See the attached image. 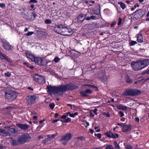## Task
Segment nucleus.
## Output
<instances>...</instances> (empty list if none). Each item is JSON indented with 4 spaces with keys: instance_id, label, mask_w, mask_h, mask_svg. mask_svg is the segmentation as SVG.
Listing matches in <instances>:
<instances>
[{
    "instance_id": "f257e3e1",
    "label": "nucleus",
    "mask_w": 149,
    "mask_h": 149,
    "mask_svg": "<svg viewBox=\"0 0 149 149\" xmlns=\"http://www.w3.org/2000/svg\"><path fill=\"white\" fill-rule=\"evenodd\" d=\"M47 88L49 93H56L59 95H61L66 91L72 89L71 85L70 84L62 85L57 87L50 86H47Z\"/></svg>"
},
{
    "instance_id": "f03ea898",
    "label": "nucleus",
    "mask_w": 149,
    "mask_h": 149,
    "mask_svg": "<svg viewBox=\"0 0 149 149\" xmlns=\"http://www.w3.org/2000/svg\"><path fill=\"white\" fill-rule=\"evenodd\" d=\"M38 96L34 95H29L26 97V101L28 105H31L36 102L38 100Z\"/></svg>"
},
{
    "instance_id": "7ed1b4c3",
    "label": "nucleus",
    "mask_w": 149,
    "mask_h": 149,
    "mask_svg": "<svg viewBox=\"0 0 149 149\" xmlns=\"http://www.w3.org/2000/svg\"><path fill=\"white\" fill-rule=\"evenodd\" d=\"M31 137L27 134H22L19 137V141L20 144H23L29 141Z\"/></svg>"
},
{
    "instance_id": "20e7f679",
    "label": "nucleus",
    "mask_w": 149,
    "mask_h": 149,
    "mask_svg": "<svg viewBox=\"0 0 149 149\" xmlns=\"http://www.w3.org/2000/svg\"><path fill=\"white\" fill-rule=\"evenodd\" d=\"M141 93V92L139 90L130 89L125 91L123 93V94L124 95L127 96H134L140 94Z\"/></svg>"
},
{
    "instance_id": "39448f33",
    "label": "nucleus",
    "mask_w": 149,
    "mask_h": 149,
    "mask_svg": "<svg viewBox=\"0 0 149 149\" xmlns=\"http://www.w3.org/2000/svg\"><path fill=\"white\" fill-rule=\"evenodd\" d=\"M146 11L144 10L139 9L136 10L133 13V14L135 16V18L136 20L142 18L145 14Z\"/></svg>"
},
{
    "instance_id": "423d86ee",
    "label": "nucleus",
    "mask_w": 149,
    "mask_h": 149,
    "mask_svg": "<svg viewBox=\"0 0 149 149\" xmlns=\"http://www.w3.org/2000/svg\"><path fill=\"white\" fill-rule=\"evenodd\" d=\"M131 66L133 69L135 71L139 70L143 68V67H142L141 65L140 61L132 63Z\"/></svg>"
},
{
    "instance_id": "0eeeda50",
    "label": "nucleus",
    "mask_w": 149,
    "mask_h": 149,
    "mask_svg": "<svg viewBox=\"0 0 149 149\" xmlns=\"http://www.w3.org/2000/svg\"><path fill=\"white\" fill-rule=\"evenodd\" d=\"M35 80L38 83L43 84L45 82V79L43 76L39 75L36 74L33 76Z\"/></svg>"
},
{
    "instance_id": "6e6552de",
    "label": "nucleus",
    "mask_w": 149,
    "mask_h": 149,
    "mask_svg": "<svg viewBox=\"0 0 149 149\" xmlns=\"http://www.w3.org/2000/svg\"><path fill=\"white\" fill-rule=\"evenodd\" d=\"M71 137L72 135L71 134H67L61 137V142L63 144L65 145Z\"/></svg>"
},
{
    "instance_id": "1a4fd4ad",
    "label": "nucleus",
    "mask_w": 149,
    "mask_h": 149,
    "mask_svg": "<svg viewBox=\"0 0 149 149\" xmlns=\"http://www.w3.org/2000/svg\"><path fill=\"white\" fill-rule=\"evenodd\" d=\"M34 62L40 66H44L46 64V60L41 57H36Z\"/></svg>"
},
{
    "instance_id": "9d476101",
    "label": "nucleus",
    "mask_w": 149,
    "mask_h": 149,
    "mask_svg": "<svg viewBox=\"0 0 149 149\" xmlns=\"http://www.w3.org/2000/svg\"><path fill=\"white\" fill-rule=\"evenodd\" d=\"M93 92V91L91 89H86L84 91L81 92L80 95L82 97H88L89 94H92Z\"/></svg>"
},
{
    "instance_id": "9b49d317",
    "label": "nucleus",
    "mask_w": 149,
    "mask_h": 149,
    "mask_svg": "<svg viewBox=\"0 0 149 149\" xmlns=\"http://www.w3.org/2000/svg\"><path fill=\"white\" fill-rule=\"evenodd\" d=\"M65 31L62 32L61 34L63 36H69L71 35L72 33V32L71 29H68L67 27H65Z\"/></svg>"
},
{
    "instance_id": "f8f14e48",
    "label": "nucleus",
    "mask_w": 149,
    "mask_h": 149,
    "mask_svg": "<svg viewBox=\"0 0 149 149\" xmlns=\"http://www.w3.org/2000/svg\"><path fill=\"white\" fill-rule=\"evenodd\" d=\"M18 95L17 93L14 91H10V100L13 101L15 100L17 97Z\"/></svg>"
},
{
    "instance_id": "ddd939ff",
    "label": "nucleus",
    "mask_w": 149,
    "mask_h": 149,
    "mask_svg": "<svg viewBox=\"0 0 149 149\" xmlns=\"http://www.w3.org/2000/svg\"><path fill=\"white\" fill-rule=\"evenodd\" d=\"M25 54L27 58L30 59L32 61H34L36 57L32 53L29 52H27L25 53Z\"/></svg>"
},
{
    "instance_id": "4468645a",
    "label": "nucleus",
    "mask_w": 149,
    "mask_h": 149,
    "mask_svg": "<svg viewBox=\"0 0 149 149\" xmlns=\"http://www.w3.org/2000/svg\"><path fill=\"white\" fill-rule=\"evenodd\" d=\"M63 28V25H59L56 26L54 29V31L58 33L61 34V29Z\"/></svg>"
},
{
    "instance_id": "2eb2a0df",
    "label": "nucleus",
    "mask_w": 149,
    "mask_h": 149,
    "mask_svg": "<svg viewBox=\"0 0 149 149\" xmlns=\"http://www.w3.org/2000/svg\"><path fill=\"white\" fill-rule=\"evenodd\" d=\"M141 65L143 68L147 66L149 64V59H147L143 61H140Z\"/></svg>"
},
{
    "instance_id": "dca6fc26",
    "label": "nucleus",
    "mask_w": 149,
    "mask_h": 149,
    "mask_svg": "<svg viewBox=\"0 0 149 149\" xmlns=\"http://www.w3.org/2000/svg\"><path fill=\"white\" fill-rule=\"evenodd\" d=\"M86 16V14H81L77 17V22L79 23L81 22L85 19Z\"/></svg>"
},
{
    "instance_id": "f3484780",
    "label": "nucleus",
    "mask_w": 149,
    "mask_h": 149,
    "mask_svg": "<svg viewBox=\"0 0 149 149\" xmlns=\"http://www.w3.org/2000/svg\"><path fill=\"white\" fill-rule=\"evenodd\" d=\"M17 126L20 128L22 130H26L29 128V125L26 124H18Z\"/></svg>"
},
{
    "instance_id": "a211bd4d",
    "label": "nucleus",
    "mask_w": 149,
    "mask_h": 149,
    "mask_svg": "<svg viewBox=\"0 0 149 149\" xmlns=\"http://www.w3.org/2000/svg\"><path fill=\"white\" fill-rule=\"evenodd\" d=\"M10 139L12 140L11 143L13 146H16L19 144H21L19 142V138L17 141L15 140L14 139H13V138H11Z\"/></svg>"
},
{
    "instance_id": "6ab92c4d",
    "label": "nucleus",
    "mask_w": 149,
    "mask_h": 149,
    "mask_svg": "<svg viewBox=\"0 0 149 149\" xmlns=\"http://www.w3.org/2000/svg\"><path fill=\"white\" fill-rule=\"evenodd\" d=\"M3 46L4 48L7 50L9 49V46L8 42H7L6 40H4L3 42Z\"/></svg>"
},
{
    "instance_id": "aec40b11",
    "label": "nucleus",
    "mask_w": 149,
    "mask_h": 149,
    "mask_svg": "<svg viewBox=\"0 0 149 149\" xmlns=\"http://www.w3.org/2000/svg\"><path fill=\"white\" fill-rule=\"evenodd\" d=\"M143 38L141 34L139 33L137 35V40L138 42H143Z\"/></svg>"
},
{
    "instance_id": "412c9836",
    "label": "nucleus",
    "mask_w": 149,
    "mask_h": 149,
    "mask_svg": "<svg viewBox=\"0 0 149 149\" xmlns=\"http://www.w3.org/2000/svg\"><path fill=\"white\" fill-rule=\"evenodd\" d=\"M25 16H24V17L25 19L30 21L32 20V15L29 14H25Z\"/></svg>"
},
{
    "instance_id": "4be33fe9",
    "label": "nucleus",
    "mask_w": 149,
    "mask_h": 149,
    "mask_svg": "<svg viewBox=\"0 0 149 149\" xmlns=\"http://www.w3.org/2000/svg\"><path fill=\"white\" fill-rule=\"evenodd\" d=\"M117 108L120 110H126L127 109V107L123 105H118L117 107Z\"/></svg>"
},
{
    "instance_id": "5701e85b",
    "label": "nucleus",
    "mask_w": 149,
    "mask_h": 149,
    "mask_svg": "<svg viewBox=\"0 0 149 149\" xmlns=\"http://www.w3.org/2000/svg\"><path fill=\"white\" fill-rule=\"evenodd\" d=\"M118 4L120 5L123 10H124L126 7L125 4L121 1L118 2Z\"/></svg>"
},
{
    "instance_id": "b1692460",
    "label": "nucleus",
    "mask_w": 149,
    "mask_h": 149,
    "mask_svg": "<svg viewBox=\"0 0 149 149\" xmlns=\"http://www.w3.org/2000/svg\"><path fill=\"white\" fill-rule=\"evenodd\" d=\"M126 82L127 83H131L132 82V80L131 78L128 76H126L125 78Z\"/></svg>"
},
{
    "instance_id": "393cba45",
    "label": "nucleus",
    "mask_w": 149,
    "mask_h": 149,
    "mask_svg": "<svg viewBox=\"0 0 149 149\" xmlns=\"http://www.w3.org/2000/svg\"><path fill=\"white\" fill-rule=\"evenodd\" d=\"M105 74L104 71H102V73L98 74L99 77L101 78H104L105 77Z\"/></svg>"
},
{
    "instance_id": "a878e982",
    "label": "nucleus",
    "mask_w": 149,
    "mask_h": 149,
    "mask_svg": "<svg viewBox=\"0 0 149 149\" xmlns=\"http://www.w3.org/2000/svg\"><path fill=\"white\" fill-rule=\"evenodd\" d=\"M96 19V17L92 15L90 17H88L85 18V19L86 20H89L91 19Z\"/></svg>"
},
{
    "instance_id": "bb28decb",
    "label": "nucleus",
    "mask_w": 149,
    "mask_h": 149,
    "mask_svg": "<svg viewBox=\"0 0 149 149\" xmlns=\"http://www.w3.org/2000/svg\"><path fill=\"white\" fill-rule=\"evenodd\" d=\"M113 144L115 148L116 149H120V147L119 145L118 144L116 141H114L113 143Z\"/></svg>"
},
{
    "instance_id": "cd10ccee",
    "label": "nucleus",
    "mask_w": 149,
    "mask_h": 149,
    "mask_svg": "<svg viewBox=\"0 0 149 149\" xmlns=\"http://www.w3.org/2000/svg\"><path fill=\"white\" fill-rule=\"evenodd\" d=\"M57 133H56L55 134L49 135L48 136V137L46 139L54 138L57 135Z\"/></svg>"
},
{
    "instance_id": "c85d7f7f",
    "label": "nucleus",
    "mask_w": 149,
    "mask_h": 149,
    "mask_svg": "<svg viewBox=\"0 0 149 149\" xmlns=\"http://www.w3.org/2000/svg\"><path fill=\"white\" fill-rule=\"evenodd\" d=\"M0 133L2 134L3 135H7V134L8 133L5 130L2 129L1 130V132H0Z\"/></svg>"
},
{
    "instance_id": "c756f323",
    "label": "nucleus",
    "mask_w": 149,
    "mask_h": 149,
    "mask_svg": "<svg viewBox=\"0 0 149 149\" xmlns=\"http://www.w3.org/2000/svg\"><path fill=\"white\" fill-rule=\"evenodd\" d=\"M124 132H127L130 130L131 129V128L129 126H125L124 127Z\"/></svg>"
},
{
    "instance_id": "7c9ffc66",
    "label": "nucleus",
    "mask_w": 149,
    "mask_h": 149,
    "mask_svg": "<svg viewBox=\"0 0 149 149\" xmlns=\"http://www.w3.org/2000/svg\"><path fill=\"white\" fill-rule=\"evenodd\" d=\"M118 137V135L116 133H113L112 132L111 138H117Z\"/></svg>"
},
{
    "instance_id": "2f4dec72",
    "label": "nucleus",
    "mask_w": 149,
    "mask_h": 149,
    "mask_svg": "<svg viewBox=\"0 0 149 149\" xmlns=\"http://www.w3.org/2000/svg\"><path fill=\"white\" fill-rule=\"evenodd\" d=\"M5 97L6 99L8 100L9 99V92H5Z\"/></svg>"
},
{
    "instance_id": "473e14b6",
    "label": "nucleus",
    "mask_w": 149,
    "mask_h": 149,
    "mask_svg": "<svg viewBox=\"0 0 149 149\" xmlns=\"http://www.w3.org/2000/svg\"><path fill=\"white\" fill-rule=\"evenodd\" d=\"M78 115V113L75 112L74 113H70L69 114V116L70 117L74 118L76 116Z\"/></svg>"
},
{
    "instance_id": "72a5a7b5",
    "label": "nucleus",
    "mask_w": 149,
    "mask_h": 149,
    "mask_svg": "<svg viewBox=\"0 0 149 149\" xmlns=\"http://www.w3.org/2000/svg\"><path fill=\"white\" fill-rule=\"evenodd\" d=\"M60 60L59 58L58 57L56 56L54 59V61L56 63H57Z\"/></svg>"
},
{
    "instance_id": "f704fd0d",
    "label": "nucleus",
    "mask_w": 149,
    "mask_h": 149,
    "mask_svg": "<svg viewBox=\"0 0 149 149\" xmlns=\"http://www.w3.org/2000/svg\"><path fill=\"white\" fill-rule=\"evenodd\" d=\"M112 132L110 131L106 132L105 134L108 137H111Z\"/></svg>"
},
{
    "instance_id": "c9c22d12",
    "label": "nucleus",
    "mask_w": 149,
    "mask_h": 149,
    "mask_svg": "<svg viewBox=\"0 0 149 149\" xmlns=\"http://www.w3.org/2000/svg\"><path fill=\"white\" fill-rule=\"evenodd\" d=\"M106 149H114V148L112 147L111 145L109 144L107 146Z\"/></svg>"
},
{
    "instance_id": "e433bc0d",
    "label": "nucleus",
    "mask_w": 149,
    "mask_h": 149,
    "mask_svg": "<svg viewBox=\"0 0 149 149\" xmlns=\"http://www.w3.org/2000/svg\"><path fill=\"white\" fill-rule=\"evenodd\" d=\"M45 23L46 24H50L52 23V21L51 20L49 19H47L45 20Z\"/></svg>"
},
{
    "instance_id": "4c0bfd02",
    "label": "nucleus",
    "mask_w": 149,
    "mask_h": 149,
    "mask_svg": "<svg viewBox=\"0 0 149 149\" xmlns=\"http://www.w3.org/2000/svg\"><path fill=\"white\" fill-rule=\"evenodd\" d=\"M137 42L136 41H131L130 42V44L131 46H134L135 44H136Z\"/></svg>"
},
{
    "instance_id": "58836bf2",
    "label": "nucleus",
    "mask_w": 149,
    "mask_h": 149,
    "mask_svg": "<svg viewBox=\"0 0 149 149\" xmlns=\"http://www.w3.org/2000/svg\"><path fill=\"white\" fill-rule=\"evenodd\" d=\"M34 33L33 31H29L26 34V35L27 36H29L32 35Z\"/></svg>"
},
{
    "instance_id": "ea45409f",
    "label": "nucleus",
    "mask_w": 149,
    "mask_h": 149,
    "mask_svg": "<svg viewBox=\"0 0 149 149\" xmlns=\"http://www.w3.org/2000/svg\"><path fill=\"white\" fill-rule=\"evenodd\" d=\"M71 120V119L70 118H68L64 120V123H67L70 122Z\"/></svg>"
},
{
    "instance_id": "a19ab883",
    "label": "nucleus",
    "mask_w": 149,
    "mask_h": 149,
    "mask_svg": "<svg viewBox=\"0 0 149 149\" xmlns=\"http://www.w3.org/2000/svg\"><path fill=\"white\" fill-rule=\"evenodd\" d=\"M125 148L126 149H132V147L130 145H127L125 146Z\"/></svg>"
},
{
    "instance_id": "79ce46f5",
    "label": "nucleus",
    "mask_w": 149,
    "mask_h": 149,
    "mask_svg": "<svg viewBox=\"0 0 149 149\" xmlns=\"http://www.w3.org/2000/svg\"><path fill=\"white\" fill-rule=\"evenodd\" d=\"M49 106L51 109H53L54 107L55 104L53 103H51L49 104Z\"/></svg>"
},
{
    "instance_id": "37998d69",
    "label": "nucleus",
    "mask_w": 149,
    "mask_h": 149,
    "mask_svg": "<svg viewBox=\"0 0 149 149\" xmlns=\"http://www.w3.org/2000/svg\"><path fill=\"white\" fill-rule=\"evenodd\" d=\"M103 114L105 115L107 117H110V114L109 113H106L104 112L103 113Z\"/></svg>"
},
{
    "instance_id": "c03bdc74",
    "label": "nucleus",
    "mask_w": 149,
    "mask_h": 149,
    "mask_svg": "<svg viewBox=\"0 0 149 149\" xmlns=\"http://www.w3.org/2000/svg\"><path fill=\"white\" fill-rule=\"evenodd\" d=\"M76 139H79L81 140H84L85 139V137L83 136H79V137H78L76 138Z\"/></svg>"
},
{
    "instance_id": "a18cd8bd",
    "label": "nucleus",
    "mask_w": 149,
    "mask_h": 149,
    "mask_svg": "<svg viewBox=\"0 0 149 149\" xmlns=\"http://www.w3.org/2000/svg\"><path fill=\"white\" fill-rule=\"evenodd\" d=\"M122 22V19L120 17L119 18L118 21V25H119L121 24Z\"/></svg>"
},
{
    "instance_id": "49530a36",
    "label": "nucleus",
    "mask_w": 149,
    "mask_h": 149,
    "mask_svg": "<svg viewBox=\"0 0 149 149\" xmlns=\"http://www.w3.org/2000/svg\"><path fill=\"white\" fill-rule=\"evenodd\" d=\"M37 1L36 0H30L29 2V3H37Z\"/></svg>"
},
{
    "instance_id": "de8ad7c7",
    "label": "nucleus",
    "mask_w": 149,
    "mask_h": 149,
    "mask_svg": "<svg viewBox=\"0 0 149 149\" xmlns=\"http://www.w3.org/2000/svg\"><path fill=\"white\" fill-rule=\"evenodd\" d=\"M119 114L120 115V117H122L124 116V115L123 112H122L121 111H120L119 112Z\"/></svg>"
},
{
    "instance_id": "09e8293b",
    "label": "nucleus",
    "mask_w": 149,
    "mask_h": 149,
    "mask_svg": "<svg viewBox=\"0 0 149 149\" xmlns=\"http://www.w3.org/2000/svg\"><path fill=\"white\" fill-rule=\"evenodd\" d=\"M0 7L2 8H4L5 7V5L3 3H0Z\"/></svg>"
},
{
    "instance_id": "8fccbe9b",
    "label": "nucleus",
    "mask_w": 149,
    "mask_h": 149,
    "mask_svg": "<svg viewBox=\"0 0 149 149\" xmlns=\"http://www.w3.org/2000/svg\"><path fill=\"white\" fill-rule=\"evenodd\" d=\"M95 136H97L99 138H101V134L100 133H98L97 134H95Z\"/></svg>"
},
{
    "instance_id": "3c124183",
    "label": "nucleus",
    "mask_w": 149,
    "mask_h": 149,
    "mask_svg": "<svg viewBox=\"0 0 149 149\" xmlns=\"http://www.w3.org/2000/svg\"><path fill=\"white\" fill-rule=\"evenodd\" d=\"M97 109H95L93 110V113L96 115L97 114Z\"/></svg>"
},
{
    "instance_id": "603ef678",
    "label": "nucleus",
    "mask_w": 149,
    "mask_h": 149,
    "mask_svg": "<svg viewBox=\"0 0 149 149\" xmlns=\"http://www.w3.org/2000/svg\"><path fill=\"white\" fill-rule=\"evenodd\" d=\"M31 15H32V16H33L34 18H35L37 16V15L35 13H32Z\"/></svg>"
},
{
    "instance_id": "864d4df0",
    "label": "nucleus",
    "mask_w": 149,
    "mask_h": 149,
    "mask_svg": "<svg viewBox=\"0 0 149 149\" xmlns=\"http://www.w3.org/2000/svg\"><path fill=\"white\" fill-rule=\"evenodd\" d=\"M67 117V116L66 115H63L61 117V118L63 119H65Z\"/></svg>"
},
{
    "instance_id": "5fc2aeb1",
    "label": "nucleus",
    "mask_w": 149,
    "mask_h": 149,
    "mask_svg": "<svg viewBox=\"0 0 149 149\" xmlns=\"http://www.w3.org/2000/svg\"><path fill=\"white\" fill-rule=\"evenodd\" d=\"M59 120V119L53 120L52 121V123H54L56 122Z\"/></svg>"
},
{
    "instance_id": "6e6d98bb",
    "label": "nucleus",
    "mask_w": 149,
    "mask_h": 149,
    "mask_svg": "<svg viewBox=\"0 0 149 149\" xmlns=\"http://www.w3.org/2000/svg\"><path fill=\"white\" fill-rule=\"evenodd\" d=\"M65 27H65L63 25V28L61 29V32H63L65 30H64L65 29Z\"/></svg>"
},
{
    "instance_id": "4d7b16f0",
    "label": "nucleus",
    "mask_w": 149,
    "mask_h": 149,
    "mask_svg": "<svg viewBox=\"0 0 149 149\" xmlns=\"http://www.w3.org/2000/svg\"><path fill=\"white\" fill-rule=\"evenodd\" d=\"M116 22H113L111 24V26H113L116 24Z\"/></svg>"
},
{
    "instance_id": "13d9d810",
    "label": "nucleus",
    "mask_w": 149,
    "mask_h": 149,
    "mask_svg": "<svg viewBox=\"0 0 149 149\" xmlns=\"http://www.w3.org/2000/svg\"><path fill=\"white\" fill-rule=\"evenodd\" d=\"M135 121L137 122H139V118L138 117H136L135 118Z\"/></svg>"
},
{
    "instance_id": "bf43d9fd",
    "label": "nucleus",
    "mask_w": 149,
    "mask_h": 149,
    "mask_svg": "<svg viewBox=\"0 0 149 149\" xmlns=\"http://www.w3.org/2000/svg\"><path fill=\"white\" fill-rule=\"evenodd\" d=\"M117 125L119 126H123V123H118L117 124Z\"/></svg>"
},
{
    "instance_id": "052dcab7",
    "label": "nucleus",
    "mask_w": 149,
    "mask_h": 149,
    "mask_svg": "<svg viewBox=\"0 0 149 149\" xmlns=\"http://www.w3.org/2000/svg\"><path fill=\"white\" fill-rule=\"evenodd\" d=\"M92 85H90V84H86L85 85V86H88V87H90V88H91V87H92Z\"/></svg>"
},
{
    "instance_id": "680f3d73",
    "label": "nucleus",
    "mask_w": 149,
    "mask_h": 149,
    "mask_svg": "<svg viewBox=\"0 0 149 149\" xmlns=\"http://www.w3.org/2000/svg\"><path fill=\"white\" fill-rule=\"evenodd\" d=\"M92 87H91V88H95L96 89L95 90L97 89V88L96 86H94L93 85H92Z\"/></svg>"
},
{
    "instance_id": "e2e57ef3",
    "label": "nucleus",
    "mask_w": 149,
    "mask_h": 149,
    "mask_svg": "<svg viewBox=\"0 0 149 149\" xmlns=\"http://www.w3.org/2000/svg\"><path fill=\"white\" fill-rule=\"evenodd\" d=\"M90 116L92 117H93L94 116V115L91 112H90Z\"/></svg>"
},
{
    "instance_id": "0e129e2a",
    "label": "nucleus",
    "mask_w": 149,
    "mask_h": 149,
    "mask_svg": "<svg viewBox=\"0 0 149 149\" xmlns=\"http://www.w3.org/2000/svg\"><path fill=\"white\" fill-rule=\"evenodd\" d=\"M5 74L6 76H7L8 77H9V73L8 72L7 73H5Z\"/></svg>"
},
{
    "instance_id": "69168bd1",
    "label": "nucleus",
    "mask_w": 149,
    "mask_h": 149,
    "mask_svg": "<svg viewBox=\"0 0 149 149\" xmlns=\"http://www.w3.org/2000/svg\"><path fill=\"white\" fill-rule=\"evenodd\" d=\"M58 115H59V114H58V113H56L55 114L54 117L55 118H57V117H58Z\"/></svg>"
},
{
    "instance_id": "338daca9",
    "label": "nucleus",
    "mask_w": 149,
    "mask_h": 149,
    "mask_svg": "<svg viewBox=\"0 0 149 149\" xmlns=\"http://www.w3.org/2000/svg\"><path fill=\"white\" fill-rule=\"evenodd\" d=\"M125 120V118H122L120 119V120L122 122L124 121Z\"/></svg>"
},
{
    "instance_id": "774afa93",
    "label": "nucleus",
    "mask_w": 149,
    "mask_h": 149,
    "mask_svg": "<svg viewBox=\"0 0 149 149\" xmlns=\"http://www.w3.org/2000/svg\"><path fill=\"white\" fill-rule=\"evenodd\" d=\"M4 147L0 144V149H4Z\"/></svg>"
}]
</instances>
